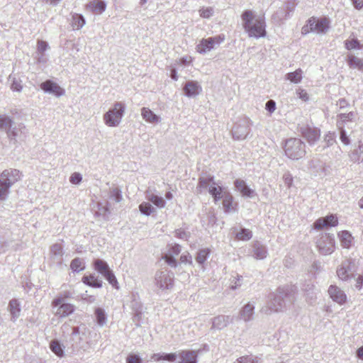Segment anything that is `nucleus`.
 Here are the masks:
<instances>
[{
    "instance_id": "nucleus-1",
    "label": "nucleus",
    "mask_w": 363,
    "mask_h": 363,
    "mask_svg": "<svg viewBox=\"0 0 363 363\" xmlns=\"http://www.w3.org/2000/svg\"><path fill=\"white\" fill-rule=\"evenodd\" d=\"M291 296L292 291L289 286L279 287L276 293L270 295V299L267 306L262 308V311L267 315L282 311L286 307V301H291Z\"/></svg>"
},
{
    "instance_id": "nucleus-2",
    "label": "nucleus",
    "mask_w": 363,
    "mask_h": 363,
    "mask_svg": "<svg viewBox=\"0 0 363 363\" xmlns=\"http://www.w3.org/2000/svg\"><path fill=\"white\" fill-rule=\"evenodd\" d=\"M241 18L243 28L250 37L259 38L265 36V23L262 18H255V15L250 10H245Z\"/></svg>"
},
{
    "instance_id": "nucleus-3",
    "label": "nucleus",
    "mask_w": 363,
    "mask_h": 363,
    "mask_svg": "<svg viewBox=\"0 0 363 363\" xmlns=\"http://www.w3.org/2000/svg\"><path fill=\"white\" fill-rule=\"evenodd\" d=\"M197 191L201 193L203 190H208L213 196L215 203L222 199L223 194L225 192L220 182H215L213 176L206 175L199 178V183L196 187Z\"/></svg>"
},
{
    "instance_id": "nucleus-4",
    "label": "nucleus",
    "mask_w": 363,
    "mask_h": 363,
    "mask_svg": "<svg viewBox=\"0 0 363 363\" xmlns=\"http://www.w3.org/2000/svg\"><path fill=\"white\" fill-rule=\"evenodd\" d=\"M21 178V172L16 169L4 170L0 174V200L6 199L10 188Z\"/></svg>"
},
{
    "instance_id": "nucleus-5",
    "label": "nucleus",
    "mask_w": 363,
    "mask_h": 363,
    "mask_svg": "<svg viewBox=\"0 0 363 363\" xmlns=\"http://www.w3.org/2000/svg\"><path fill=\"white\" fill-rule=\"evenodd\" d=\"M305 143L299 138H291L286 140L284 146L286 155L291 160H298L306 154Z\"/></svg>"
},
{
    "instance_id": "nucleus-6",
    "label": "nucleus",
    "mask_w": 363,
    "mask_h": 363,
    "mask_svg": "<svg viewBox=\"0 0 363 363\" xmlns=\"http://www.w3.org/2000/svg\"><path fill=\"white\" fill-rule=\"evenodd\" d=\"M125 105L122 102H116L113 108L109 109L104 115L105 124L109 127L118 126L124 115Z\"/></svg>"
},
{
    "instance_id": "nucleus-7",
    "label": "nucleus",
    "mask_w": 363,
    "mask_h": 363,
    "mask_svg": "<svg viewBox=\"0 0 363 363\" xmlns=\"http://www.w3.org/2000/svg\"><path fill=\"white\" fill-rule=\"evenodd\" d=\"M174 273L164 269L156 272L155 284L161 290H169L174 286Z\"/></svg>"
},
{
    "instance_id": "nucleus-8",
    "label": "nucleus",
    "mask_w": 363,
    "mask_h": 363,
    "mask_svg": "<svg viewBox=\"0 0 363 363\" xmlns=\"http://www.w3.org/2000/svg\"><path fill=\"white\" fill-rule=\"evenodd\" d=\"M316 246L322 255L331 254L335 250L334 235L330 233H321L317 239Z\"/></svg>"
},
{
    "instance_id": "nucleus-9",
    "label": "nucleus",
    "mask_w": 363,
    "mask_h": 363,
    "mask_svg": "<svg viewBox=\"0 0 363 363\" xmlns=\"http://www.w3.org/2000/svg\"><path fill=\"white\" fill-rule=\"evenodd\" d=\"M250 120L244 117L236 122L232 129V135L235 140H244L250 133Z\"/></svg>"
},
{
    "instance_id": "nucleus-10",
    "label": "nucleus",
    "mask_w": 363,
    "mask_h": 363,
    "mask_svg": "<svg viewBox=\"0 0 363 363\" xmlns=\"http://www.w3.org/2000/svg\"><path fill=\"white\" fill-rule=\"evenodd\" d=\"M93 265L98 272L102 274L105 279L113 286H116L118 284L116 277L111 269H110L108 263L104 259H95L93 261Z\"/></svg>"
},
{
    "instance_id": "nucleus-11",
    "label": "nucleus",
    "mask_w": 363,
    "mask_h": 363,
    "mask_svg": "<svg viewBox=\"0 0 363 363\" xmlns=\"http://www.w3.org/2000/svg\"><path fill=\"white\" fill-rule=\"evenodd\" d=\"M225 40V35L220 34L213 37L203 38L197 45V51L205 54L218 46Z\"/></svg>"
},
{
    "instance_id": "nucleus-12",
    "label": "nucleus",
    "mask_w": 363,
    "mask_h": 363,
    "mask_svg": "<svg viewBox=\"0 0 363 363\" xmlns=\"http://www.w3.org/2000/svg\"><path fill=\"white\" fill-rule=\"evenodd\" d=\"M338 225L337 217L334 214H330L316 220L313 226L317 230H322L324 228L335 227Z\"/></svg>"
},
{
    "instance_id": "nucleus-13",
    "label": "nucleus",
    "mask_w": 363,
    "mask_h": 363,
    "mask_svg": "<svg viewBox=\"0 0 363 363\" xmlns=\"http://www.w3.org/2000/svg\"><path fill=\"white\" fill-rule=\"evenodd\" d=\"M40 89L45 92L52 94L57 97L64 95L65 93L64 89L50 79L42 82L40 84Z\"/></svg>"
},
{
    "instance_id": "nucleus-14",
    "label": "nucleus",
    "mask_w": 363,
    "mask_h": 363,
    "mask_svg": "<svg viewBox=\"0 0 363 363\" xmlns=\"http://www.w3.org/2000/svg\"><path fill=\"white\" fill-rule=\"evenodd\" d=\"M301 131L303 137L311 145L318 141L320 136V130L316 128L306 126L301 128Z\"/></svg>"
},
{
    "instance_id": "nucleus-15",
    "label": "nucleus",
    "mask_w": 363,
    "mask_h": 363,
    "mask_svg": "<svg viewBox=\"0 0 363 363\" xmlns=\"http://www.w3.org/2000/svg\"><path fill=\"white\" fill-rule=\"evenodd\" d=\"M199 351L184 350L178 352V363H198Z\"/></svg>"
},
{
    "instance_id": "nucleus-16",
    "label": "nucleus",
    "mask_w": 363,
    "mask_h": 363,
    "mask_svg": "<svg viewBox=\"0 0 363 363\" xmlns=\"http://www.w3.org/2000/svg\"><path fill=\"white\" fill-rule=\"evenodd\" d=\"M328 294L333 301L342 305L347 301L345 293L336 285H330L328 288Z\"/></svg>"
},
{
    "instance_id": "nucleus-17",
    "label": "nucleus",
    "mask_w": 363,
    "mask_h": 363,
    "mask_svg": "<svg viewBox=\"0 0 363 363\" xmlns=\"http://www.w3.org/2000/svg\"><path fill=\"white\" fill-rule=\"evenodd\" d=\"M234 186L235 189L239 191L243 197L252 198L256 196L254 189H250L246 182L240 179H237L234 181Z\"/></svg>"
},
{
    "instance_id": "nucleus-18",
    "label": "nucleus",
    "mask_w": 363,
    "mask_h": 363,
    "mask_svg": "<svg viewBox=\"0 0 363 363\" xmlns=\"http://www.w3.org/2000/svg\"><path fill=\"white\" fill-rule=\"evenodd\" d=\"M183 89L185 95L188 97L199 95L202 91L201 85L196 81L187 82Z\"/></svg>"
},
{
    "instance_id": "nucleus-19",
    "label": "nucleus",
    "mask_w": 363,
    "mask_h": 363,
    "mask_svg": "<svg viewBox=\"0 0 363 363\" xmlns=\"http://www.w3.org/2000/svg\"><path fill=\"white\" fill-rule=\"evenodd\" d=\"M233 318L230 315H220L212 319L211 329L221 330L233 321Z\"/></svg>"
},
{
    "instance_id": "nucleus-20",
    "label": "nucleus",
    "mask_w": 363,
    "mask_h": 363,
    "mask_svg": "<svg viewBox=\"0 0 363 363\" xmlns=\"http://www.w3.org/2000/svg\"><path fill=\"white\" fill-rule=\"evenodd\" d=\"M255 311V304L251 302L246 303L240 310L239 318L245 322H249L252 320Z\"/></svg>"
},
{
    "instance_id": "nucleus-21",
    "label": "nucleus",
    "mask_w": 363,
    "mask_h": 363,
    "mask_svg": "<svg viewBox=\"0 0 363 363\" xmlns=\"http://www.w3.org/2000/svg\"><path fill=\"white\" fill-rule=\"evenodd\" d=\"M352 261L351 259H345L337 269V274L338 277L345 281L350 278L349 272H351V265Z\"/></svg>"
},
{
    "instance_id": "nucleus-22",
    "label": "nucleus",
    "mask_w": 363,
    "mask_h": 363,
    "mask_svg": "<svg viewBox=\"0 0 363 363\" xmlns=\"http://www.w3.org/2000/svg\"><path fill=\"white\" fill-rule=\"evenodd\" d=\"M8 310L11 314V320L15 323L21 315V305L18 300L13 298L11 299L8 305Z\"/></svg>"
},
{
    "instance_id": "nucleus-23",
    "label": "nucleus",
    "mask_w": 363,
    "mask_h": 363,
    "mask_svg": "<svg viewBox=\"0 0 363 363\" xmlns=\"http://www.w3.org/2000/svg\"><path fill=\"white\" fill-rule=\"evenodd\" d=\"M53 308H55V307ZM56 308L55 315L60 318L67 317L73 313L75 309L74 305L65 302L59 304L58 306H56Z\"/></svg>"
},
{
    "instance_id": "nucleus-24",
    "label": "nucleus",
    "mask_w": 363,
    "mask_h": 363,
    "mask_svg": "<svg viewBox=\"0 0 363 363\" xmlns=\"http://www.w3.org/2000/svg\"><path fill=\"white\" fill-rule=\"evenodd\" d=\"M267 255L266 247L259 241H255L252 244V256L257 259H263Z\"/></svg>"
},
{
    "instance_id": "nucleus-25",
    "label": "nucleus",
    "mask_w": 363,
    "mask_h": 363,
    "mask_svg": "<svg viewBox=\"0 0 363 363\" xmlns=\"http://www.w3.org/2000/svg\"><path fill=\"white\" fill-rule=\"evenodd\" d=\"M145 197L147 201L153 203L155 206L158 207L159 208H163L165 207L166 201L165 200L160 196L157 195L152 192L151 190H147L145 192Z\"/></svg>"
},
{
    "instance_id": "nucleus-26",
    "label": "nucleus",
    "mask_w": 363,
    "mask_h": 363,
    "mask_svg": "<svg viewBox=\"0 0 363 363\" xmlns=\"http://www.w3.org/2000/svg\"><path fill=\"white\" fill-rule=\"evenodd\" d=\"M329 28V21L324 18L316 19L314 18L313 23V31L317 33H325Z\"/></svg>"
},
{
    "instance_id": "nucleus-27",
    "label": "nucleus",
    "mask_w": 363,
    "mask_h": 363,
    "mask_svg": "<svg viewBox=\"0 0 363 363\" xmlns=\"http://www.w3.org/2000/svg\"><path fill=\"white\" fill-rule=\"evenodd\" d=\"M141 116L143 118L147 123H158L159 122H160V117L156 115L149 108L143 107L141 109Z\"/></svg>"
},
{
    "instance_id": "nucleus-28",
    "label": "nucleus",
    "mask_w": 363,
    "mask_h": 363,
    "mask_svg": "<svg viewBox=\"0 0 363 363\" xmlns=\"http://www.w3.org/2000/svg\"><path fill=\"white\" fill-rule=\"evenodd\" d=\"M303 291L304 292L306 301L312 304L316 299L315 287L311 283H306L303 285Z\"/></svg>"
},
{
    "instance_id": "nucleus-29",
    "label": "nucleus",
    "mask_w": 363,
    "mask_h": 363,
    "mask_svg": "<svg viewBox=\"0 0 363 363\" xmlns=\"http://www.w3.org/2000/svg\"><path fill=\"white\" fill-rule=\"evenodd\" d=\"M82 282L84 284L93 288H101L103 283L102 281L96 277L94 274L84 275L82 277Z\"/></svg>"
},
{
    "instance_id": "nucleus-30",
    "label": "nucleus",
    "mask_w": 363,
    "mask_h": 363,
    "mask_svg": "<svg viewBox=\"0 0 363 363\" xmlns=\"http://www.w3.org/2000/svg\"><path fill=\"white\" fill-rule=\"evenodd\" d=\"M178 357L177 353H155L152 355L151 359L160 362V361H167L170 362H174Z\"/></svg>"
},
{
    "instance_id": "nucleus-31",
    "label": "nucleus",
    "mask_w": 363,
    "mask_h": 363,
    "mask_svg": "<svg viewBox=\"0 0 363 363\" xmlns=\"http://www.w3.org/2000/svg\"><path fill=\"white\" fill-rule=\"evenodd\" d=\"M341 245L346 249L350 248L352 244L353 237L347 230H342L338 233Z\"/></svg>"
},
{
    "instance_id": "nucleus-32",
    "label": "nucleus",
    "mask_w": 363,
    "mask_h": 363,
    "mask_svg": "<svg viewBox=\"0 0 363 363\" xmlns=\"http://www.w3.org/2000/svg\"><path fill=\"white\" fill-rule=\"evenodd\" d=\"M347 63L350 68L357 69L363 72V58H359L354 55H350L347 57Z\"/></svg>"
},
{
    "instance_id": "nucleus-33",
    "label": "nucleus",
    "mask_w": 363,
    "mask_h": 363,
    "mask_svg": "<svg viewBox=\"0 0 363 363\" xmlns=\"http://www.w3.org/2000/svg\"><path fill=\"white\" fill-rule=\"evenodd\" d=\"M50 254L52 257L59 263L61 262V259L63 255L62 246L59 243H55L50 247Z\"/></svg>"
},
{
    "instance_id": "nucleus-34",
    "label": "nucleus",
    "mask_w": 363,
    "mask_h": 363,
    "mask_svg": "<svg viewBox=\"0 0 363 363\" xmlns=\"http://www.w3.org/2000/svg\"><path fill=\"white\" fill-rule=\"evenodd\" d=\"M88 6L91 11L99 13L104 12L106 8V3L101 0H93Z\"/></svg>"
},
{
    "instance_id": "nucleus-35",
    "label": "nucleus",
    "mask_w": 363,
    "mask_h": 363,
    "mask_svg": "<svg viewBox=\"0 0 363 363\" xmlns=\"http://www.w3.org/2000/svg\"><path fill=\"white\" fill-rule=\"evenodd\" d=\"M51 351L57 356L62 357L64 356L65 347L57 340H53L50 342Z\"/></svg>"
},
{
    "instance_id": "nucleus-36",
    "label": "nucleus",
    "mask_w": 363,
    "mask_h": 363,
    "mask_svg": "<svg viewBox=\"0 0 363 363\" xmlns=\"http://www.w3.org/2000/svg\"><path fill=\"white\" fill-rule=\"evenodd\" d=\"M74 298V293L69 291H62L58 296H57L52 302L53 307L58 306L59 304L65 302V299Z\"/></svg>"
},
{
    "instance_id": "nucleus-37",
    "label": "nucleus",
    "mask_w": 363,
    "mask_h": 363,
    "mask_svg": "<svg viewBox=\"0 0 363 363\" xmlns=\"http://www.w3.org/2000/svg\"><path fill=\"white\" fill-rule=\"evenodd\" d=\"M223 206L225 213H230L232 211L233 197L230 193L225 191L222 196Z\"/></svg>"
},
{
    "instance_id": "nucleus-38",
    "label": "nucleus",
    "mask_w": 363,
    "mask_h": 363,
    "mask_svg": "<svg viewBox=\"0 0 363 363\" xmlns=\"http://www.w3.org/2000/svg\"><path fill=\"white\" fill-rule=\"evenodd\" d=\"M303 72L301 69H297L294 72H289L286 74L285 78L292 83L298 84L301 82Z\"/></svg>"
},
{
    "instance_id": "nucleus-39",
    "label": "nucleus",
    "mask_w": 363,
    "mask_h": 363,
    "mask_svg": "<svg viewBox=\"0 0 363 363\" xmlns=\"http://www.w3.org/2000/svg\"><path fill=\"white\" fill-rule=\"evenodd\" d=\"M211 250L208 247L201 249L198 251L195 259L199 264H203L211 254Z\"/></svg>"
},
{
    "instance_id": "nucleus-40",
    "label": "nucleus",
    "mask_w": 363,
    "mask_h": 363,
    "mask_svg": "<svg viewBox=\"0 0 363 363\" xmlns=\"http://www.w3.org/2000/svg\"><path fill=\"white\" fill-rule=\"evenodd\" d=\"M94 313L97 324L104 326L107 321V315L105 311L101 308H96Z\"/></svg>"
},
{
    "instance_id": "nucleus-41",
    "label": "nucleus",
    "mask_w": 363,
    "mask_h": 363,
    "mask_svg": "<svg viewBox=\"0 0 363 363\" xmlns=\"http://www.w3.org/2000/svg\"><path fill=\"white\" fill-rule=\"evenodd\" d=\"M351 161L359 162L362 160L363 162V143H360L357 149H354L350 155Z\"/></svg>"
},
{
    "instance_id": "nucleus-42",
    "label": "nucleus",
    "mask_w": 363,
    "mask_h": 363,
    "mask_svg": "<svg viewBox=\"0 0 363 363\" xmlns=\"http://www.w3.org/2000/svg\"><path fill=\"white\" fill-rule=\"evenodd\" d=\"M13 124L11 117L6 115H0V130L7 131Z\"/></svg>"
},
{
    "instance_id": "nucleus-43",
    "label": "nucleus",
    "mask_w": 363,
    "mask_h": 363,
    "mask_svg": "<svg viewBox=\"0 0 363 363\" xmlns=\"http://www.w3.org/2000/svg\"><path fill=\"white\" fill-rule=\"evenodd\" d=\"M140 212L145 216H150L156 211V209L150 202L143 201L138 206Z\"/></svg>"
},
{
    "instance_id": "nucleus-44",
    "label": "nucleus",
    "mask_w": 363,
    "mask_h": 363,
    "mask_svg": "<svg viewBox=\"0 0 363 363\" xmlns=\"http://www.w3.org/2000/svg\"><path fill=\"white\" fill-rule=\"evenodd\" d=\"M72 24L74 29L79 30L85 24L84 17L82 14L74 13L72 15Z\"/></svg>"
},
{
    "instance_id": "nucleus-45",
    "label": "nucleus",
    "mask_w": 363,
    "mask_h": 363,
    "mask_svg": "<svg viewBox=\"0 0 363 363\" xmlns=\"http://www.w3.org/2000/svg\"><path fill=\"white\" fill-rule=\"evenodd\" d=\"M252 237V231L245 228H240V231H237L235 233V238L240 240L247 241L250 240Z\"/></svg>"
},
{
    "instance_id": "nucleus-46",
    "label": "nucleus",
    "mask_w": 363,
    "mask_h": 363,
    "mask_svg": "<svg viewBox=\"0 0 363 363\" xmlns=\"http://www.w3.org/2000/svg\"><path fill=\"white\" fill-rule=\"evenodd\" d=\"M323 150L329 147L336 143V135L335 132H328L324 137Z\"/></svg>"
},
{
    "instance_id": "nucleus-47",
    "label": "nucleus",
    "mask_w": 363,
    "mask_h": 363,
    "mask_svg": "<svg viewBox=\"0 0 363 363\" xmlns=\"http://www.w3.org/2000/svg\"><path fill=\"white\" fill-rule=\"evenodd\" d=\"M355 117V113L351 111L348 113H340L337 115L339 121L337 122V126H342L343 124L348 121H352Z\"/></svg>"
},
{
    "instance_id": "nucleus-48",
    "label": "nucleus",
    "mask_w": 363,
    "mask_h": 363,
    "mask_svg": "<svg viewBox=\"0 0 363 363\" xmlns=\"http://www.w3.org/2000/svg\"><path fill=\"white\" fill-rule=\"evenodd\" d=\"M108 198L116 203L122 200L121 190L118 187H112L109 189Z\"/></svg>"
},
{
    "instance_id": "nucleus-49",
    "label": "nucleus",
    "mask_w": 363,
    "mask_h": 363,
    "mask_svg": "<svg viewBox=\"0 0 363 363\" xmlns=\"http://www.w3.org/2000/svg\"><path fill=\"white\" fill-rule=\"evenodd\" d=\"M70 268L74 272H79L84 270L85 267L83 260L79 257H77L72 260Z\"/></svg>"
},
{
    "instance_id": "nucleus-50",
    "label": "nucleus",
    "mask_w": 363,
    "mask_h": 363,
    "mask_svg": "<svg viewBox=\"0 0 363 363\" xmlns=\"http://www.w3.org/2000/svg\"><path fill=\"white\" fill-rule=\"evenodd\" d=\"M234 363H259V359L253 355H245L238 358Z\"/></svg>"
},
{
    "instance_id": "nucleus-51",
    "label": "nucleus",
    "mask_w": 363,
    "mask_h": 363,
    "mask_svg": "<svg viewBox=\"0 0 363 363\" xmlns=\"http://www.w3.org/2000/svg\"><path fill=\"white\" fill-rule=\"evenodd\" d=\"M133 312L143 311V305L137 294H132V300L130 305Z\"/></svg>"
},
{
    "instance_id": "nucleus-52",
    "label": "nucleus",
    "mask_w": 363,
    "mask_h": 363,
    "mask_svg": "<svg viewBox=\"0 0 363 363\" xmlns=\"http://www.w3.org/2000/svg\"><path fill=\"white\" fill-rule=\"evenodd\" d=\"M345 48L347 50L360 49L361 45L357 39H352L351 40H347L345 41Z\"/></svg>"
},
{
    "instance_id": "nucleus-53",
    "label": "nucleus",
    "mask_w": 363,
    "mask_h": 363,
    "mask_svg": "<svg viewBox=\"0 0 363 363\" xmlns=\"http://www.w3.org/2000/svg\"><path fill=\"white\" fill-rule=\"evenodd\" d=\"M21 82V80H20L19 79L13 77L11 84V89L14 91L21 92L23 89Z\"/></svg>"
},
{
    "instance_id": "nucleus-54",
    "label": "nucleus",
    "mask_w": 363,
    "mask_h": 363,
    "mask_svg": "<svg viewBox=\"0 0 363 363\" xmlns=\"http://www.w3.org/2000/svg\"><path fill=\"white\" fill-rule=\"evenodd\" d=\"M313 23H314V17L309 18L307 21V24L303 26L301 29L302 34H307L313 31Z\"/></svg>"
},
{
    "instance_id": "nucleus-55",
    "label": "nucleus",
    "mask_w": 363,
    "mask_h": 363,
    "mask_svg": "<svg viewBox=\"0 0 363 363\" xmlns=\"http://www.w3.org/2000/svg\"><path fill=\"white\" fill-rule=\"evenodd\" d=\"M340 128V139L341 142L347 145L350 143V138L347 135L346 130L343 128L342 126H338Z\"/></svg>"
},
{
    "instance_id": "nucleus-56",
    "label": "nucleus",
    "mask_w": 363,
    "mask_h": 363,
    "mask_svg": "<svg viewBox=\"0 0 363 363\" xmlns=\"http://www.w3.org/2000/svg\"><path fill=\"white\" fill-rule=\"evenodd\" d=\"M133 313V321L135 323L136 327H140L141 325L143 311H138Z\"/></svg>"
},
{
    "instance_id": "nucleus-57",
    "label": "nucleus",
    "mask_w": 363,
    "mask_h": 363,
    "mask_svg": "<svg viewBox=\"0 0 363 363\" xmlns=\"http://www.w3.org/2000/svg\"><path fill=\"white\" fill-rule=\"evenodd\" d=\"M126 363H142V359L139 355L132 353L126 357Z\"/></svg>"
},
{
    "instance_id": "nucleus-58",
    "label": "nucleus",
    "mask_w": 363,
    "mask_h": 363,
    "mask_svg": "<svg viewBox=\"0 0 363 363\" xmlns=\"http://www.w3.org/2000/svg\"><path fill=\"white\" fill-rule=\"evenodd\" d=\"M163 259H164L165 262L172 267H176L177 265V262L176 260V259L174 258V257L173 255H165L164 257H163Z\"/></svg>"
},
{
    "instance_id": "nucleus-59",
    "label": "nucleus",
    "mask_w": 363,
    "mask_h": 363,
    "mask_svg": "<svg viewBox=\"0 0 363 363\" xmlns=\"http://www.w3.org/2000/svg\"><path fill=\"white\" fill-rule=\"evenodd\" d=\"M82 179V175L78 172L73 173L69 178V182L74 184H79Z\"/></svg>"
},
{
    "instance_id": "nucleus-60",
    "label": "nucleus",
    "mask_w": 363,
    "mask_h": 363,
    "mask_svg": "<svg viewBox=\"0 0 363 363\" xmlns=\"http://www.w3.org/2000/svg\"><path fill=\"white\" fill-rule=\"evenodd\" d=\"M213 9L212 8H206L200 10V16L205 18H208L213 16Z\"/></svg>"
},
{
    "instance_id": "nucleus-61",
    "label": "nucleus",
    "mask_w": 363,
    "mask_h": 363,
    "mask_svg": "<svg viewBox=\"0 0 363 363\" xmlns=\"http://www.w3.org/2000/svg\"><path fill=\"white\" fill-rule=\"evenodd\" d=\"M180 261L184 264H193L192 257L189 253L182 254L180 257Z\"/></svg>"
},
{
    "instance_id": "nucleus-62",
    "label": "nucleus",
    "mask_w": 363,
    "mask_h": 363,
    "mask_svg": "<svg viewBox=\"0 0 363 363\" xmlns=\"http://www.w3.org/2000/svg\"><path fill=\"white\" fill-rule=\"evenodd\" d=\"M48 44L47 42L43 40H38V51L41 54L43 55L44 52L48 49Z\"/></svg>"
},
{
    "instance_id": "nucleus-63",
    "label": "nucleus",
    "mask_w": 363,
    "mask_h": 363,
    "mask_svg": "<svg viewBox=\"0 0 363 363\" xmlns=\"http://www.w3.org/2000/svg\"><path fill=\"white\" fill-rule=\"evenodd\" d=\"M6 134L10 140H16V138L18 135L16 127H13L12 125L11 128H10V130L6 131Z\"/></svg>"
},
{
    "instance_id": "nucleus-64",
    "label": "nucleus",
    "mask_w": 363,
    "mask_h": 363,
    "mask_svg": "<svg viewBox=\"0 0 363 363\" xmlns=\"http://www.w3.org/2000/svg\"><path fill=\"white\" fill-rule=\"evenodd\" d=\"M265 108L269 113H272L276 109V103L273 100H269L265 104Z\"/></svg>"
}]
</instances>
